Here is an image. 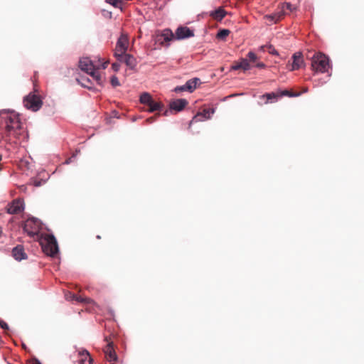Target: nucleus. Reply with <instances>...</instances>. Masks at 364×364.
Here are the masks:
<instances>
[{
	"mask_svg": "<svg viewBox=\"0 0 364 364\" xmlns=\"http://www.w3.org/2000/svg\"><path fill=\"white\" fill-rule=\"evenodd\" d=\"M23 132V129L18 114L14 112L1 114L0 137L3 141L10 144H16Z\"/></svg>",
	"mask_w": 364,
	"mask_h": 364,
	"instance_id": "obj_1",
	"label": "nucleus"
},
{
	"mask_svg": "<svg viewBox=\"0 0 364 364\" xmlns=\"http://www.w3.org/2000/svg\"><path fill=\"white\" fill-rule=\"evenodd\" d=\"M194 36L192 30L186 26H179L175 33L170 29H164L161 34L156 37L157 42L164 46H168L169 42L177 39H184Z\"/></svg>",
	"mask_w": 364,
	"mask_h": 364,
	"instance_id": "obj_2",
	"label": "nucleus"
},
{
	"mask_svg": "<svg viewBox=\"0 0 364 364\" xmlns=\"http://www.w3.org/2000/svg\"><path fill=\"white\" fill-rule=\"evenodd\" d=\"M311 50L306 53L307 59L311 60V70L315 73H324L328 71L330 68L329 58L325 54L321 52H314L312 55Z\"/></svg>",
	"mask_w": 364,
	"mask_h": 364,
	"instance_id": "obj_3",
	"label": "nucleus"
},
{
	"mask_svg": "<svg viewBox=\"0 0 364 364\" xmlns=\"http://www.w3.org/2000/svg\"><path fill=\"white\" fill-rule=\"evenodd\" d=\"M79 68L89 74L99 85L102 84L101 75L96 71L100 68L99 65L95 64L89 58H82L79 61Z\"/></svg>",
	"mask_w": 364,
	"mask_h": 364,
	"instance_id": "obj_4",
	"label": "nucleus"
},
{
	"mask_svg": "<svg viewBox=\"0 0 364 364\" xmlns=\"http://www.w3.org/2000/svg\"><path fill=\"white\" fill-rule=\"evenodd\" d=\"M39 240L45 254L50 257L56 256L58 253V246L56 239L53 235L46 234Z\"/></svg>",
	"mask_w": 364,
	"mask_h": 364,
	"instance_id": "obj_5",
	"label": "nucleus"
},
{
	"mask_svg": "<svg viewBox=\"0 0 364 364\" xmlns=\"http://www.w3.org/2000/svg\"><path fill=\"white\" fill-rule=\"evenodd\" d=\"M42 223L35 218L27 219L23 224V229L26 234L35 240H39L43 235H40Z\"/></svg>",
	"mask_w": 364,
	"mask_h": 364,
	"instance_id": "obj_6",
	"label": "nucleus"
},
{
	"mask_svg": "<svg viewBox=\"0 0 364 364\" xmlns=\"http://www.w3.org/2000/svg\"><path fill=\"white\" fill-rule=\"evenodd\" d=\"M129 45V39L126 35L122 34L118 38L116 47L114 49V56L118 60H121L123 58V54L126 53Z\"/></svg>",
	"mask_w": 364,
	"mask_h": 364,
	"instance_id": "obj_7",
	"label": "nucleus"
},
{
	"mask_svg": "<svg viewBox=\"0 0 364 364\" xmlns=\"http://www.w3.org/2000/svg\"><path fill=\"white\" fill-rule=\"evenodd\" d=\"M24 106L32 111H38L42 107L43 102L40 96L35 94H29L23 100Z\"/></svg>",
	"mask_w": 364,
	"mask_h": 364,
	"instance_id": "obj_8",
	"label": "nucleus"
},
{
	"mask_svg": "<svg viewBox=\"0 0 364 364\" xmlns=\"http://www.w3.org/2000/svg\"><path fill=\"white\" fill-rule=\"evenodd\" d=\"M291 60V68L289 69L290 71L297 70L305 66L303 55L301 52L295 53L292 55Z\"/></svg>",
	"mask_w": 364,
	"mask_h": 364,
	"instance_id": "obj_9",
	"label": "nucleus"
},
{
	"mask_svg": "<svg viewBox=\"0 0 364 364\" xmlns=\"http://www.w3.org/2000/svg\"><path fill=\"white\" fill-rule=\"evenodd\" d=\"M23 210V202L18 198L14 200L6 206V211L9 214H18Z\"/></svg>",
	"mask_w": 364,
	"mask_h": 364,
	"instance_id": "obj_10",
	"label": "nucleus"
},
{
	"mask_svg": "<svg viewBox=\"0 0 364 364\" xmlns=\"http://www.w3.org/2000/svg\"><path fill=\"white\" fill-rule=\"evenodd\" d=\"M106 341H107V344L103 349L105 358L109 362L116 361L117 360V355L114 349L113 343L108 341L107 338H106Z\"/></svg>",
	"mask_w": 364,
	"mask_h": 364,
	"instance_id": "obj_11",
	"label": "nucleus"
},
{
	"mask_svg": "<svg viewBox=\"0 0 364 364\" xmlns=\"http://www.w3.org/2000/svg\"><path fill=\"white\" fill-rule=\"evenodd\" d=\"M214 113L213 109H204L203 112H198L193 119L191 121V124L199 121H203L210 118V114Z\"/></svg>",
	"mask_w": 364,
	"mask_h": 364,
	"instance_id": "obj_12",
	"label": "nucleus"
},
{
	"mask_svg": "<svg viewBox=\"0 0 364 364\" xmlns=\"http://www.w3.org/2000/svg\"><path fill=\"white\" fill-rule=\"evenodd\" d=\"M288 14V13L284 10L282 5L281 4L279 10L274 13L273 14L267 16V18L274 23H277L282 20L285 15Z\"/></svg>",
	"mask_w": 364,
	"mask_h": 364,
	"instance_id": "obj_13",
	"label": "nucleus"
},
{
	"mask_svg": "<svg viewBox=\"0 0 364 364\" xmlns=\"http://www.w3.org/2000/svg\"><path fill=\"white\" fill-rule=\"evenodd\" d=\"M188 105V102L185 99H178L171 102L169 105L170 109L177 112H180Z\"/></svg>",
	"mask_w": 364,
	"mask_h": 364,
	"instance_id": "obj_14",
	"label": "nucleus"
},
{
	"mask_svg": "<svg viewBox=\"0 0 364 364\" xmlns=\"http://www.w3.org/2000/svg\"><path fill=\"white\" fill-rule=\"evenodd\" d=\"M240 69H242L244 71L250 69V65L247 59L242 58L240 61L235 62L233 65L231 66V70H237Z\"/></svg>",
	"mask_w": 364,
	"mask_h": 364,
	"instance_id": "obj_15",
	"label": "nucleus"
},
{
	"mask_svg": "<svg viewBox=\"0 0 364 364\" xmlns=\"http://www.w3.org/2000/svg\"><path fill=\"white\" fill-rule=\"evenodd\" d=\"M119 61L124 62L126 65L131 69H134L137 65L136 58L133 55L127 53L123 54V58H121Z\"/></svg>",
	"mask_w": 364,
	"mask_h": 364,
	"instance_id": "obj_16",
	"label": "nucleus"
},
{
	"mask_svg": "<svg viewBox=\"0 0 364 364\" xmlns=\"http://www.w3.org/2000/svg\"><path fill=\"white\" fill-rule=\"evenodd\" d=\"M12 255L15 259L21 261L26 258V254L24 252L23 247L22 245H17L12 250Z\"/></svg>",
	"mask_w": 364,
	"mask_h": 364,
	"instance_id": "obj_17",
	"label": "nucleus"
},
{
	"mask_svg": "<svg viewBox=\"0 0 364 364\" xmlns=\"http://www.w3.org/2000/svg\"><path fill=\"white\" fill-rule=\"evenodd\" d=\"M79 356L80 357V363L81 364H92L93 360L87 350H82L79 351Z\"/></svg>",
	"mask_w": 364,
	"mask_h": 364,
	"instance_id": "obj_18",
	"label": "nucleus"
},
{
	"mask_svg": "<svg viewBox=\"0 0 364 364\" xmlns=\"http://www.w3.org/2000/svg\"><path fill=\"white\" fill-rule=\"evenodd\" d=\"M72 300L76 301L80 303H84L87 304H93L96 306H98L97 304L90 298L88 297H82L79 295L73 294L72 295Z\"/></svg>",
	"mask_w": 364,
	"mask_h": 364,
	"instance_id": "obj_19",
	"label": "nucleus"
},
{
	"mask_svg": "<svg viewBox=\"0 0 364 364\" xmlns=\"http://www.w3.org/2000/svg\"><path fill=\"white\" fill-rule=\"evenodd\" d=\"M200 82V80L198 77H194V78H192V79L188 80L186 82V88L188 89V92H193L196 90L198 83Z\"/></svg>",
	"mask_w": 364,
	"mask_h": 364,
	"instance_id": "obj_20",
	"label": "nucleus"
},
{
	"mask_svg": "<svg viewBox=\"0 0 364 364\" xmlns=\"http://www.w3.org/2000/svg\"><path fill=\"white\" fill-rule=\"evenodd\" d=\"M226 12L222 8H219L210 13V16L217 21H221L225 16Z\"/></svg>",
	"mask_w": 364,
	"mask_h": 364,
	"instance_id": "obj_21",
	"label": "nucleus"
},
{
	"mask_svg": "<svg viewBox=\"0 0 364 364\" xmlns=\"http://www.w3.org/2000/svg\"><path fill=\"white\" fill-rule=\"evenodd\" d=\"M149 109L148 111L150 112H154L155 111H161L163 107V105L160 102L154 101V100L150 102L148 105Z\"/></svg>",
	"mask_w": 364,
	"mask_h": 364,
	"instance_id": "obj_22",
	"label": "nucleus"
},
{
	"mask_svg": "<svg viewBox=\"0 0 364 364\" xmlns=\"http://www.w3.org/2000/svg\"><path fill=\"white\" fill-rule=\"evenodd\" d=\"M139 100L141 103L148 106L150 104V102H151L153 99L149 93L144 92L141 95Z\"/></svg>",
	"mask_w": 364,
	"mask_h": 364,
	"instance_id": "obj_23",
	"label": "nucleus"
},
{
	"mask_svg": "<svg viewBox=\"0 0 364 364\" xmlns=\"http://www.w3.org/2000/svg\"><path fill=\"white\" fill-rule=\"evenodd\" d=\"M283 8L284 9V10L289 14L291 13V12H294L295 11H296L297 9V7L296 6H294L292 4H291L290 3H283L282 4Z\"/></svg>",
	"mask_w": 364,
	"mask_h": 364,
	"instance_id": "obj_24",
	"label": "nucleus"
},
{
	"mask_svg": "<svg viewBox=\"0 0 364 364\" xmlns=\"http://www.w3.org/2000/svg\"><path fill=\"white\" fill-rule=\"evenodd\" d=\"M77 81L79 84H80L82 87L91 89L92 88V82L89 78H82L81 80L77 79Z\"/></svg>",
	"mask_w": 364,
	"mask_h": 364,
	"instance_id": "obj_25",
	"label": "nucleus"
},
{
	"mask_svg": "<svg viewBox=\"0 0 364 364\" xmlns=\"http://www.w3.org/2000/svg\"><path fill=\"white\" fill-rule=\"evenodd\" d=\"M299 95H300L299 93H294V92L287 90L279 92V97H282V96L297 97Z\"/></svg>",
	"mask_w": 364,
	"mask_h": 364,
	"instance_id": "obj_26",
	"label": "nucleus"
},
{
	"mask_svg": "<svg viewBox=\"0 0 364 364\" xmlns=\"http://www.w3.org/2000/svg\"><path fill=\"white\" fill-rule=\"evenodd\" d=\"M230 33V31L228 29L220 30L217 34V38L219 39H225Z\"/></svg>",
	"mask_w": 364,
	"mask_h": 364,
	"instance_id": "obj_27",
	"label": "nucleus"
},
{
	"mask_svg": "<svg viewBox=\"0 0 364 364\" xmlns=\"http://www.w3.org/2000/svg\"><path fill=\"white\" fill-rule=\"evenodd\" d=\"M279 97V92H270V93H266L262 95L263 98H267V102L269 100H273V99H277Z\"/></svg>",
	"mask_w": 364,
	"mask_h": 364,
	"instance_id": "obj_28",
	"label": "nucleus"
},
{
	"mask_svg": "<svg viewBox=\"0 0 364 364\" xmlns=\"http://www.w3.org/2000/svg\"><path fill=\"white\" fill-rule=\"evenodd\" d=\"M247 56L248 58V62L250 61V62H252V63H255L257 60V55L255 53L252 52V51L249 52L247 53Z\"/></svg>",
	"mask_w": 364,
	"mask_h": 364,
	"instance_id": "obj_29",
	"label": "nucleus"
},
{
	"mask_svg": "<svg viewBox=\"0 0 364 364\" xmlns=\"http://www.w3.org/2000/svg\"><path fill=\"white\" fill-rule=\"evenodd\" d=\"M267 48L269 53L272 55H278V52L276 50L273 46L269 45L267 46Z\"/></svg>",
	"mask_w": 364,
	"mask_h": 364,
	"instance_id": "obj_30",
	"label": "nucleus"
},
{
	"mask_svg": "<svg viewBox=\"0 0 364 364\" xmlns=\"http://www.w3.org/2000/svg\"><path fill=\"white\" fill-rule=\"evenodd\" d=\"M111 84L113 87H117L120 85L119 81L116 76H112L111 78Z\"/></svg>",
	"mask_w": 364,
	"mask_h": 364,
	"instance_id": "obj_31",
	"label": "nucleus"
},
{
	"mask_svg": "<svg viewBox=\"0 0 364 364\" xmlns=\"http://www.w3.org/2000/svg\"><path fill=\"white\" fill-rule=\"evenodd\" d=\"M160 114L159 113L146 119L147 124L153 123Z\"/></svg>",
	"mask_w": 364,
	"mask_h": 364,
	"instance_id": "obj_32",
	"label": "nucleus"
},
{
	"mask_svg": "<svg viewBox=\"0 0 364 364\" xmlns=\"http://www.w3.org/2000/svg\"><path fill=\"white\" fill-rule=\"evenodd\" d=\"M175 92H183V91H188V89L186 88V85L182 86H178L174 89Z\"/></svg>",
	"mask_w": 364,
	"mask_h": 364,
	"instance_id": "obj_33",
	"label": "nucleus"
},
{
	"mask_svg": "<svg viewBox=\"0 0 364 364\" xmlns=\"http://www.w3.org/2000/svg\"><path fill=\"white\" fill-rule=\"evenodd\" d=\"M0 326H1V328H2L4 330L9 329L8 324L2 320H0Z\"/></svg>",
	"mask_w": 364,
	"mask_h": 364,
	"instance_id": "obj_34",
	"label": "nucleus"
},
{
	"mask_svg": "<svg viewBox=\"0 0 364 364\" xmlns=\"http://www.w3.org/2000/svg\"><path fill=\"white\" fill-rule=\"evenodd\" d=\"M120 65L117 63H114L112 65V68L114 71H118L119 70Z\"/></svg>",
	"mask_w": 364,
	"mask_h": 364,
	"instance_id": "obj_35",
	"label": "nucleus"
},
{
	"mask_svg": "<svg viewBox=\"0 0 364 364\" xmlns=\"http://www.w3.org/2000/svg\"><path fill=\"white\" fill-rule=\"evenodd\" d=\"M255 66L259 68H264L266 65L264 63L259 62L257 63Z\"/></svg>",
	"mask_w": 364,
	"mask_h": 364,
	"instance_id": "obj_36",
	"label": "nucleus"
},
{
	"mask_svg": "<svg viewBox=\"0 0 364 364\" xmlns=\"http://www.w3.org/2000/svg\"><path fill=\"white\" fill-rule=\"evenodd\" d=\"M28 364H40V363L38 360L33 359L30 360Z\"/></svg>",
	"mask_w": 364,
	"mask_h": 364,
	"instance_id": "obj_37",
	"label": "nucleus"
},
{
	"mask_svg": "<svg viewBox=\"0 0 364 364\" xmlns=\"http://www.w3.org/2000/svg\"><path fill=\"white\" fill-rule=\"evenodd\" d=\"M108 63H109V62H108V61L105 62V63L101 65L102 68L105 69V68H107V66Z\"/></svg>",
	"mask_w": 364,
	"mask_h": 364,
	"instance_id": "obj_38",
	"label": "nucleus"
},
{
	"mask_svg": "<svg viewBox=\"0 0 364 364\" xmlns=\"http://www.w3.org/2000/svg\"><path fill=\"white\" fill-rule=\"evenodd\" d=\"M72 295L73 294H70V296H67V299H71L72 300Z\"/></svg>",
	"mask_w": 364,
	"mask_h": 364,
	"instance_id": "obj_39",
	"label": "nucleus"
},
{
	"mask_svg": "<svg viewBox=\"0 0 364 364\" xmlns=\"http://www.w3.org/2000/svg\"><path fill=\"white\" fill-rule=\"evenodd\" d=\"M71 160V159L70 158L68 160L66 161V163L67 164H69L70 161Z\"/></svg>",
	"mask_w": 364,
	"mask_h": 364,
	"instance_id": "obj_40",
	"label": "nucleus"
},
{
	"mask_svg": "<svg viewBox=\"0 0 364 364\" xmlns=\"http://www.w3.org/2000/svg\"><path fill=\"white\" fill-rule=\"evenodd\" d=\"M2 233V228L0 227V235Z\"/></svg>",
	"mask_w": 364,
	"mask_h": 364,
	"instance_id": "obj_41",
	"label": "nucleus"
},
{
	"mask_svg": "<svg viewBox=\"0 0 364 364\" xmlns=\"http://www.w3.org/2000/svg\"><path fill=\"white\" fill-rule=\"evenodd\" d=\"M97 239H101V236H100V235H97Z\"/></svg>",
	"mask_w": 364,
	"mask_h": 364,
	"instance_id": "obj_42",
	"label": "nucleus"
},
{
	"mask_svg": "<svg viewBox=\"0 0 364 364\" xmlns=\"http://www.w3.org/2000/svg\"><path fill=\"white\" fill-rule=\"evenodd\" d=\"M167 112H168V111H166V112H164V114H165V115H166V114H167Z\"/></svg>",
	"mask_w": 364,
	"mask_h": 364,
	"instance_id": "obj_43",
	"label": "nucleus"
},
{
	"mask_svg": "<svg viewBox=\"0 0 364 364\" xmlns=\"http://www.w3.org/2000/svg\"><path fill=\"white\" fill-rule=\"evenodd\" d=\"M111 364H114V363H111Z\"/></svg>",
	"mask_w": 364,
	"mask_h": 364,
	"instance_id": "obj_44",
	"label": "nucleus"
}]
</instances>
